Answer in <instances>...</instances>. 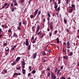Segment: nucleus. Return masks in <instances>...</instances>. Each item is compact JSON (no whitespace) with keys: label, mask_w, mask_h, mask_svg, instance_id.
Masks as SVG:
<instances>
[{"label":"nucleus","mask_w":79,"mask_h":79,"mask_svg":"<svg viewBox=\"0 0 79 79\" xmlns=\"http://www.w3.org/2000/svg\"><path fill=\"white\" fill-rule=\"evenodd\" d=\"M29 40H28V39H26V41H25V45L26 46H28L29 45Z\"/></svg>","instance_id":"obj_1"},{"label":"nucleus","mask_w":79,"mask_h":79,"mask_svg":"<svg viewBox=\"0 0 79 79\" xmlns=\"http://www.w3.org/2000/svg\"><path fill=\"white\" fill-rule=\"evenodd\" d=\"M39 10V9H37L34 12V17H35V16H36V15L37 14V13H38V10Z\"/></svg>","instance_id":"obj_2"},{"label":"nucleus","mask_w":79,"mask_h":79,"mask_svg":"<svg viewBox=\"0 0 79 79\" xmlns=\"http://www.w3.org/2000/svg\"><path fill=\"white\" fill-rule=\"evenodd\" d=\"M36 56H37V53H35L33 56V59H35V58H36Z\"/></svg>","instance_id":"obj_3"},{"label":"nucleus","mask_w":79,"mask_h":79,"mask_svg":"<svg viewBox=\"0 0 79 79\" xmlns=\"http://www.w3.org/2000/svg\"><path fill=\"white\" fill-rule=\"evenodd\" d=\"M41 35H42V36H40V38L41 39H42V38L44 37V35H45V34L44 33H43V34H41Z\"/></svg>","instance_id":"obj_4"},{"label":"nucleus","mask_w":79,"mask_h":79,"mask_svg":"<svg viewBox=\"0 0 79 79\" xmlns=\"http://www.w3.org/2000/svg\"><path fill=\"white\" fill-rule=\"evenodd\" d=\"M67 47H69L70 46V42L69 41H68L67 42Z\"/></svg>","instance_id":"obj_5"},{"label":"nucleus","mask_w":79,"mask_h":79,"mask_svg":"<svg viewBox=\"0 0 79 79\" xmlns=\"http://www.w3.org/2000/svg\"><path fill=\"white\" fill-rule=\"evenodd\" d=\"M20 58L21 57H18L16 59V61H17V62H18V61L20 60Z\"/></svg>","instance_id":"obj_6"},{"label":"nucleus","mask_w":79,"mask_h":79,"mask_svg":"<svg viewBox=\"0 0 79 79\" xmlns=\"http://www.w3.org/2000/svg\"><path fill=\"white\" fill-rule=\"evenodd\" d=\"M47 15L48 17L49 18H50V17H51V15H50V12H49V11L47 12Z\"/></svg>","instance_id":"obj_7"},{"label":"nucleus","mask_w":79,"mask_h":79,"mask_svg":"<svg viewBox=\"0 0 79 79\" xmlns=\"http://www.w3.org/2000/svg\"><path fill=\"white\" fill-rule=\"evenodd\" d=\"M51 77H52V76H55V74H54V73L53 72H51Z\"/></svg>","instance_id":"obj_8"},{"label":"nucleus","mask_w":79,"mask_h":79,"mask_svg":"<svg viewBox=\"0 0 79 79\" xmlns=\"http://www.w3.org/2000/svg\"><path fill=\"white\" fill-rule=\"evenodd\" d=\"M73 54V52H69V56H72Z\"/></svg>","instance_id":"obj_9"},{"label":"nucleus","mask_w":79,"mask_h":79,"mask_svg":"<svg viewBox=\"0 0 79 79\" xmlns=\"http://www.w3.org/2000/svg\"><path fill=\"white\" fill-rule=\"evenodd\" d=\"M60 7H58L57 9L55 10L56 11H58V12H59V11H60Z\"/></svg>","instance_id":"obj_10"},{"label":"nucleus","mask_w":79,"mask_h":79,"mask_svg":"<svg viewBox=\"0 0 79 79\" xmlns=\"http://www.w3.org/2000/svg\"><path fill=\"white\" fill-rule=\"evenodd\" d=\"M15 64H16V62H15V61H14L11 64L12 66H14Z\"/></svg>","instance_id":"obj_11"},{"label":"nucleus","mask_w":79,"mask_h":79,"mask_svg":"<svg viewBox=\"0 0 79 79\" xmlns=\"http://www.w3.org/2000/svg\"><path fill=\"white\" fill-rule=\"evenodd\" d=\"M15 47H16V45L14 46L13 47L11 48V50H12V51H13V50H14V49H15Z\"/></svg>","instance_id":"obj_12"},{"label":"nucleus","mask_w":79,"mask_h":79,"mask_svg":"<svg viewBox=\"0 0 79 79\" xmlns=\"http://www.w3.org/2000/svg\"><path fill=\"white\" fill-rule=\"evenodd\" d=\"M69 11L70 13H72V12L73 11V8H72V9H70L69 10Z\"/></svg>","instance_id":"obj_13"},{"label":"nucleus","mask_w":79,"mask_h":79,"mask_svg":"<svg viewBox=\"0 0 79 79\" xmlns=\"http://www.w3.org/2000/svg\"><path fill=\"white\" fill-rule=\"evenodd\" d=\"M63 58H64V59H65V60H68V57H67V56H64L63 57Z\"/></svg>","instance_id":"obj_14"},{"label":"nucleus","mask_w":79,"mask_h":79,"mask_svg":"<svg viewBox=\"0 0 79 79\" xmlns=\"http://www.w3.org/2000/svg\"><path fill=\"white\" fill-rule=\"evenodd\" d=\"M36 72V71L35 70H33L31 72L32 74H35Z\"/></svg>","instance_id":"obj_15"},{"label":"nucleus","mask_w":79,"mask_h":79,"mask_svg":"<svg viewBox=\"0 0 79 79\" xmlns=\"http://www.w3.org/2000/svg\"><path fill=\"white\" fill-rule=\"evenodd\" d=\"M56 40L57 42L58 43V44H59V43H60V41L59 40V39L58 38V37L57 38Z\"/></svg>","instance_id":"obj_16"},{"label":"nucleus","mask_w":79,"mask_h":79,"mask_svg":"<svg viewBox=\"0 0 79 79\" xmlns=\"http://www.w3.org/2000/svg\"><path fill=\"white\" fill-rule=\"evenodd\" d=\"M52 79H56V76L54 75L51 77Z\"/></svg>","instance_id":"obj_17"},{"label":"nucleus","mask_w":79,"mask_h":79,"mask_svg":"<svg viewBox=\"0 0 79 79\" xmlns=\"http://www.w3.org/2000/svg\"><path fill=\"white\" fill-rule=\"evenodd\" d=\"M17 75V76H18V73H15L14 74V75L13 76V77H14L15 76Z\"/></svg>","instance_id":"obj_18"},{"label":"nucleus","mask_w":79,"mask_h":79,"mask_svg":"<svg viewBox=\"0 0 79 79\" xmlns=\"http://www.w3.org/2000/svg\"><path fill=\"white\" fill-rule=\"evenodd\" d=\"M23 24H27V22L25 21H23Z\"/></svg>","instance_id":"obj_19"},{"label":"nucleus","mask_w":79,"mask_h":79,"mask_svg":"<svg viewBox=\"0 0 79 79\" xmlns=\"http://www.w3.org/2000/svg\"><path fill=\"white\" fill-rule=\"evenodd\" d=\"M13 35H14V36H15V37H17V36H18V35H17V34H16V33H14Z\"/></svg>","instance_id":"obj_20"},{"label":"nucleus","mask_w":79,"mask_h":79,"mask_svg":"<svg viewBox=\"0 0 79 79\" xmlns=\"http://www.w3.org/2000/svg\"><path fill=\"white\" fill-rule=\"evenodd\" d=\"M50 29H53V26L52 24L50 26Z\"/></svg>","instance_id":"obj_21"},{"label":"nucleus","mask_w":79,"mask_h":79,"mask_svg":"<svg viewBox=\"0 0 79 79\" xmlns=\"http://www.w3.org/2000/svg\"><path fill=\"white\" fill-rule=\"evenodd\" d=\"M31 45L30 44L29 45V46H28V50H30V49H31Z\"/></svg>","instance_id":"obj_22"},{"label":"nucleus","mask_w":79,"mask_h":79,"mask_svg":"<svg viewBox=\"0 0 79 79\" xmlns=\"http://www.w3.org/2000/svg\"><path fill=\"white\" fill-rule=\"evenodd\" d=\"M42 54L43 55H46V53L44 51H43Z\"/></svg>","instance_id":"obj_23"},{"label":"nucleus","mask_w":79,"mask_h":79,"mask_svg":"<svg viewBox=\"0 0 79 79\" xmlns=\"http://www.w3.org/2000/svg\"><path fill=\"white\" fill-rule=\"evenodd\" d=\"M57 8H58V5H56L54 6V8L55 10L57 9Z\"/></svg>","instance_id":"obj_24"},{"label":"nucleus","mask_w":79,"mask_h":79,"mask_svg":"<svg viewBox=\"0 0 79 79\" xmlns=\"http://www.w3.org/2000/svg\"><path fill=\"white\" fill-rule=\"evenodd\" d=\"M34 36H33L32 37V38H31V41L33 40H34Z\"/></svg>","instance_id":"obj_25"},{"label":"nucleus","mask_w":79,"mask_h":79,"mask_svg":"<svg viewBox=\"0 0 79 79\" xmlns=\"http://www.w3.org/2000/svg\"><path fill=\"white\" fill-rule=\"evenodd\" d=\"M22 64L23 65H25V64H25V62H24V61H22Z\"/></svg>","instance_id":"obj_26"},{"label":"nucleus","mask_w":79,"mask_h":79,"mask_svg":"<svg viewBox=\"0 0 79 79\" xmlns=\"http://www.w3.org/2000/svg\"><path fill=\"white\" fill-rule=\"evenodd\" d=\"M43 62L44 63H45L46 62V60H45V59L44 58H43Z\"/></svg>","instance_id":"obj_27"},{"label":"nucleus","mask_w":79,"mask_h":79,"mask_svg":"<svg viewBox=\"0 0 79 79\" xmlns=\"http://www.w3.org/2000/svg\"><path fill=\"white\" fill-rule=\"evenodd\" d=\"M22 69H24L25 68V65H23L22 66Z\"/></svg>","instance_id":"obj_28"},{"label":"nucleus","mask_w":79,"mask_h":79,"mask_svg":"<svg viewBox=\"0 0 79 79\" xmlns=\"http://www.w3.org/2000/svg\"><path fill=\"white\" fill-rule=\"evenodd\" d=\"M20 3H24V0H20Z\"/></svg>","instance_id":"obj_29"},{"label":"nucleus","mask_w":79,"mask_h":79,"mask_svg":"<svg viewBox=\"0 0 79 79\" xmlns=\"http://www.w3.org/2000/svg\"><path fill=\"white\" fill-rule=\"evenodd\" d=\"M7 45V43H4L3 44V47H5Z\"/></svg>","instance_id":"obj_30"},{"label":"nucleus","mask_w":79,"mask_h":79,"mask_svg":"<svg viewBox=\"0 0 79 79\" xmlns=\"http://www.w3.org/2000/svg\"><path fill=\"white\" fill-rule=\"evenodd\" d=\"M18 5V3L16 2L14 3V6H16Z\"/></svg>","instance_id":"obj_31"},{"label":"nucleus","mask_w":79,"mask_h":79,"mask_svg":"<svg viewBox=\"0 0 79 79\" xmlns=\"http://www.w3.org/2000/svg\"><path fill=\"white\" fill-rule=\"evenodd\" d=\"M40 29V26H39V25L37 26V29L39 30Z\"/></svg>","instance_id":"obj_32"},{"label":"nucleus","mask_w":79,"mask_h":79,"mask_svg":"<svg viewBox=\"0 0 79 79\" xmlns=\"http://www.w3.org/2000/svg\"><path fill=\"white\" fill-rule=\"evenodd\" d=\"M58 70V68H56L55 69V73H56V72H57V71Z\"/></svg>","instance_id":"obj_33"},{"label":"nucleus","mask_w":79,"mask_h":79,"mask_svg":"<svg viewBox=\"0 0 79 79\" xmlns=\"http://www.w3.org/2000/svg\"><path fill=\"white\" fill-rule=\"evenodd\" d=\"M65 1H67L66 3V4L68 5V3H69V0H65Z\"/></svg>","instance_id":"obj_34"},{"label":"nucleus","mask_w":79,"mask_h":79,"mask_svg":"<svg viewBox=\"0 0 79 79\" xmlns=\"http://www.w3.org/2000/svg\"><path fill=\"white\" fill-rule=\"evenodd\" d=\"M75 5L74 4H73L72 5V8H75Z\"/></svg>","instance_id":"obj_35"},{"label":"nucleus","mask_w":79,"mask_h":79,"mask_svg":"<svg viewBox=\"0 0 79 79\" xmlns=\"http://www.w3.org/2000/svg\"><path fill=\"white\" fill-rule=\"evenodd\" d=\"M21 66H20V67H19V68H16V69H17V70H19V69H21Z\"/></svg>","instance_id":"obj_36"},{"label":"nucleus","mask_w":79,"mask_h":79,"mask_svg":"<svg viewBox=\"0 0 79 79\" xmlns=\"http://www.w3.org/2000/svg\"><path fill=\"white\" fill-rule=\"evenodd\" d=\"M6 52H9L10 51V49L9 48H8L6 50Z\"/></svg>","instance_id":"obj_37"},{"label":"nucleus","mask_w":79,"mask_h":79,"mask_svg":"<svg viewBox=\"0 0 79 79\" xmlns=\"http://www.w3.org/2000/svg\"><path fill=\"white\" fill-rule=\"evenodd\" d=\"M58 4H60L61 3V0H58Z\"/></svg>","instance_id":"obj_38"},{"label":"nucleus","mask_w":79,"mask_h":79,"mask_svg":"<svg viewBox=\"0 0 79 79\" xmlns=\"http://www.w3.org/2000/svg\"><path fill=\"white\" fill-rule=\"evenodd\" d=\"M59 75V76H60V75H61V73H60V72H59V73H58V72H57V76H58Z\"/></svg>","instance_id":"obj_39"},{"label":"nucleus","mask_w":79,"mask_h":79,"mask_svg":"<svg viewBox=\"0 0 79 79\" xmlns=\"http://www.w3.org/2000/svg\"><path fill=\"white\" fill-rule=\"evenodd\" d=\"M62 52H64V53L65 52V50L64 49V48H63V50H62Z\"/></svg>","instance_id":"obj_40"},{"label":"nucleus","mask_w":79,"mask_h":79,"mask_svg":"<svg viewBox=\"0 0 79 79\" xmlns=\"http://www.w3.org/2000/svg\"><path fill=\"white\" fill-rule=\"evenodd\" d=\"M41 13V11H40L38 12V13L37 14V15H40V14Z\"/></svg>","instance_id":"obj_41"},{"label":"nucleus","mask_w":79,"mask_h":79,"mask_svg":"<svg viewBox=\"0 0 79 79\" xmlns=\"http://www.w3.org/2000/svg\"><path fill=\"white\" fill-rule=\"evenodd\" d=\"M57 32H58V31L57 30L55 31L54 32V34H56Z\"/></svg>","instance_id":"obj_42"},{"label":"nucleus","mask_w":79,"mask_h":79,"mask_svg":"<svg viewBox=\"0 0 79 79\" xmlns=\"http://www.w3.org/2000/svg\"><path fill=\"white\" fill-rule=\"evenodd\" d=\"M55 15H56V14H55V13H52V16H53V17H54L55 16Z\"/></svg>","instance_id":"obj_43"},{"label":"nucleus","mask_w":79,"mask_h":79,"mask_svg":"<svg viewBox=\"0 0 79 79\" xmlns=\"http://www.w3.org/2000/svg\"><path fill=\"white\" fill-rule=\"evenodd\" d=\"M64 23L65 24H66V23H67V21H66V19H64Z\"/></svg>","instance_id":"obj_44"},{"label":"nucleus","mask_w":79,"mask_h":79,"mask_svg":"<svg viewBox=\"0 0 79 79\" xmlns=\"http://www.w3.org/2000/svg\"><path fill=\"white\" fill-rule=\"evenodd\" d=\"M47 19L48 21V23H49V21H50V18L49 17H48L47 18Z\"/></svg>","instance_id":"obj_45"},{"label":"nucleus","mask_w":79,"mask_h":79,"mask_svg":"<svg viewBox=\"0 0 79 79\" xmlns=\"http://www.w3.org/2000/svg\"><path fill=\"white\" fill-rule=\"evenodd\" d=\"M41 34H42V33H40V31L38 32V35H40Z\"/></svg>","instance_id":"obj_46"},{"label":"nucleus","mask_w":79,"mask_h":79,"mask_svg":"<svg viewBox=\"0 0 79 79\" xmlns=\"http://www.w3.org/2000/svg\"><path fill=\"white\" fill-rule=\"evenodd\" d=\"M17 29H18V30H19V31H20V30H21V28H20L19 27H18L17 28Z\"/></svg>","instance_id":"obj_47"},{"label":"nucleus","mask_w":79,"mask_h":79,"mask_svg":"<svg viewBox=\"0 0 79 79\" xmlns=\"http://www.w3.org/2000/svg\"><path fill=\"white\" fill-rule=\"evenodd\" d=\"M31 0H29L28 2V5H31Z\"/></svg>","instance_id":"obj_48"},{"label":"nucleus","mask_w":79,"mask_h":79,"mask_svg":"<svg viewBox=\"0 0 79 79\" xmlns=\"http://www.w3.org/2000/svg\"><path fill=\"white\" fill-rule=\"evenodd\" d=\"M50 76V73H48V77H49V76Z\"/></svg>","instance_id":"obj_49"},{"label":"nucleus","mask_w":79,"mask_h":79,"mask_svg":"<svg viewBox=\"0 0 79 79\" xmlns=\"http://www.w3.org/2000/svg\"><path fill=\"white\" fill-rule=\"evenodd\" d=\"M33 17H34V15H31L30 16V18H31V19H32V18H33Z\"/></svg>","instance_id":"obj_50"},{"label":"nucleus","mask_w":79,"mask_h":79,"mask_svg":"<svg viewBox=\"0 0 79 79\" xmlns=\"http://www.w3.org/2000/svg\"><path fill=\"white\" fill-rule=\"evenodd\" d=\"M61 79H66V78L64 77H61Z\"/></svg>","instance_id":"obj_51"},{"label":"nucleus","mask_w":79,"mask_h":79,"mask_svg":"<svg viewBox=\"0 0 79 79\" xmlns=\"http://www.w3.org/2000/svg\"><path fill=\"white\" fill-rule=\"evenodd\" d=\"M35 42H36V41L35 40H34L32 42V44H35Z\"/></svg>","instance_id":"obj_52"},{"label":"nucleus","mask_w":79,"mask_h":79,"mask_svg":"<svg viewBox=\"0 0 79 79\" xmlns=\"http://www.w3.org/2000/svg\"><path fill=\"white\" fill-rule=\"evenodd\" d=\"M10 6H13V2H12L11 3Z\"/></svg>","instance_id":"obj_53"},{"label":"nucleus","mask_w":79,"mask_h":79,"mask_svg":"<svg viewBox=\"0 0 79 79\" xmlns=\"http://www.w3.org/2000/svg\"><path fill=\"white\" fill-rule=\"evenodd\" d=\"M63 66H61L60 67V69H63Z\"/></svg>","instance_id":"obj_54"},{"label":"nucleus","mask_w":79,"mask_h":79,"mask_svg":"<svg viewBox=\"0 0 79 79\" xmlns=\"http://www.w3.org/2000/svg\"><path fill=\"white\" fill-rule=\"evenodd\" d=\"M7 5H8V4H7V3H6L4 4V6H7Z\"/></svg>","instance_id":"obj_55"},{"label":"nucleus","mask_w":79,"mask_h":79,"mask_svg":"<svg viewBox=\"0 0 79 79\" xmlns=\"http://www.w3.org/2000/svg\"><path fill=\"white\" fill-rule=\"evenodd\" d=\"M4 72H5V73H7V70H3Z\"/></svg>","instance_id":"obj_56"},{"label":"nucleus","mask_w":79,"mask_h":79,"mask_svg":"<svg viewBox=\"0 0 79 79\" xmlns=\"http://www.w3.org/2000/svg\"><path fill=\"white\" fill-rule=\"evenodd\" d=\"M34 26L32 27V28H31V29H32L33 31H34Z\"/></svg>","instance_id":"obj_57"},{"label":"nucleus","mask_w":79,"mask_h":79,"mask_svg":"<svg viewBox=\"0 0 79 79\" xmlns=\"http://www.w3.org/2000/svg\"><path fill=\"white\" fill-rule=\"evenodd\" d=\"M19 26H21V22H19Z\"/></svg>","instance_id":"obj_58"},{"label":"nucleus","mask_w":79,"mask_h":79,"mask_svg":"<svg viewBox=\"0 0 79 79\" xmlns=\"http://www.w3.org/2000/svg\"><path fill=\"white\" fill-rule=\"evenodd\" d=\"M8 32H10V33L11 32V30H10V29L9 30H8Z\"/></svg>","instance_id":"obj_59"},{"label":"nucleus","mask_w":79,"mask_h":79,"mask_svg":"<svg viewBox=\"0 0 79 79\" xmlns=\"http://www.w3.org/2000/svg\"><path fill=\"white\" fill-rule=\"evenodd\" d=\"M2 29L0 28V34L2 33Z\"/></svg>","instance_id":"obj_60"},{"label":"nucleus","mask_w":79,"mask_h":79,"mask_svg":"<svg viewBox=\"0 0 79 79\" xmlns=\"http://www.w3.org/2000/svg\"><path fill=\"white\" fill-rule=\"evenodd\" d=\"M47 70H48V71H50V68H48L47 69Z\"/></svg>","instance_id":"obj_61"},{"label":"nucleus","mask_w":79,"mask_h":79,"mask_svg":"<svg viewBox=\"0 0 79 79\" xmlns=\"http://www.w3.org/2000/svg\"><path fill=\"white\" fill-rule=\"evenodd\" d=\"M54 45H55L56 46H57V48H60V47H59L58 46H57L56 44H54Z\"/></svg>","instance_id":"obj_62"},{"label":"nucleus","mask_w":79,"mask_h":79,"mask_svg":"<svg viewBox=\"0 0 79 79\" xmlns=\"http://www.w3.org/2000/svg\"><path fill=\"white\" fill-rule=\"evenodd\" d=\"M23 74H26V72H23Z\"/></svg>","instance_id":"obj_63"},{"label":"nucleus","mask_w":79,"mask_h":79,"mask_svg":"<svg viewBox=\"0 0 79 79\" xmlns=\"http://www.w3.org/2000/svg\"><path fill=\"white\" fill-rule=\"evenodd\" d=\"M28 76H31V73H30L28 74Z\"/></svg>","instance_id":"obj_64"}]
</instances>
